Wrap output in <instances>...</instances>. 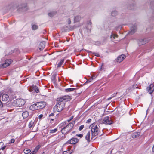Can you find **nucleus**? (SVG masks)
Listing matches in <instances>:
<instances>
[{
	"instance_id": "nucleus-1",
	"label": "nucleus",
	"mask_w": 154,
	"mask_h": 154,
	"mask_svg": "<svg viewBox=\"0 0 154 154\" xmlns=\"http://www.w3.org/2000/svg\"><path fill=\"white\" fill-rule=\"evenodd\" d=\"M70 99L69 96H64L57 99V103L53 108V111L57 112L61 111L64 107L66 102Z\"/></svg>"
},
{
	"instance_id": "nucleus-2",
	"label": "nucleus",
	"mask_w": 154,
	"mask_h": 154,
	"mask_svg": "<svg viewBox=\"0 0 154 154\" xmlns=\"http://www.w3.org/2000/svg\"><path fill=\"white\" fill-rule=\"evenodd\" d=\"M75 122H72L71 123L63 127V126L66 125L65 122H63L60 124L59 125L60 128H61V132L63 134H65L68 133L73 128Z\"/></svg>"
},
{
	"instance_id": "nucleus-3",
	"label": "nucleus",
	"mask_w": 154,
	"mask_h": 154,
	"mask_svg": "<svg viewBox=\"0 0 154 154\" xmlns=\"http://www.w3.org/2000/svg\"><path fill=\"white\" fill-rule=\"evenodd\" d=\"M92 132L91 139L95 137L97 135L100 134L99 129L97 125L94 123L92 124L90 126Z\"/></svg>"
},
{
	"instance_id": "nucleus-4",
	"label": "nucleus",
	"mask_w": 154,
	"mask_h": 154,
	"mask_svg": "<svg viewBox=\"0 0 154 154\" xmlns=\"http://www.w3.org/2000/svg\"><path fill=\"white\" fill-rule=\"evenodd\" d=\"M25 103V101L23 99H17L14 102V104L17 106H21Z\"/></svg>"
},
{
	"instance_id": "nucleus-5",
	"label": "nucleus",
	"mask_w": 154,
	"mask_h": 154,
	"mask_svg": "<svg viewBox=\"0 0 154 154\" xmlns=\"http://www.w3.org/2000/svg\"><path fill=\"white\" fill-rule=\"evenodd\" d=\"M113 122V121L109 116L104 117L102 121V123L105 124L111 125Z\"/></svg>"
},
{
	"instance_id": "nucleus-6",
	"label": "nucleus",
	"mask_w": 154,
	"mask_h": 154,
	"mask_svg": "<svg viewBox=\"0 0 154 154\" xmlns=\"http://www.w3.org/2000/svg\"><path fill=\"white\" fill-rule=\"evenodd\" d=\"M11 60H6L5 61L4 63L1 65V66L2 68H6L11 64Z\"/></svg>"
},
{
	"instance_id": "nucleus-7",
	"label": "nucleus",
	"mask_w": 154,
	"mask_h": 154,
	"mask_svg": "<svg viewBox=\"0 0 154 154\" xmlns=\"http://www.w3.org/2000/svg\"><path fill=\"white\" fill-rule=\"evenodd\" d=\"M36 103L38 109L44 108L46 105V103L44 101L39 102H37Z\"/></svg>"
},
{
	"instance_id": "nucleus-8",
	"label": "nucleus",
	"mask_w": 154,
	"mask_h": 154,
	"mask_svg": "<svg viewBox=\"0 0 154 154\" xmlns=\"http://www.w3.org/2000/svg\"><path fill=\"white\" fill-rule=\"evenodd\" d=\"M78 139L76 138H73L69 140L67 143L70 144H75L78 141Z\"/></svg>"
},
{
	"instance_id": "nucleus-9",
	"label": "nucleus",
	"mask_w": 154,
	"mask_h": 154,
	"mask_svg": "<svg viewBox=\"0 0 154 154\" xmlns=\"http://www.w3.org/2000/svg\"><path fill=\"white\" fill-rule=\"evenodd\" d=\"M147 89L150 94L152 93L154 91V85L153 84H151L149 87H147Z\"/></svg>"
},
{
	"instance_id": "nucleus-10",
	"label": "nucleus",
	"mask_w": 154,
	"mask_h": 154,
	"mask_svg": "<svg viewBox=\"0 0 154 154\" xmlns=\"http://www.w3.org/2000/svg\"><path fill=\"white\" fill-rule=\"evenodd\" d=\"M74 28V26L72 27L70 26H64L63 27V30L64 31H68L73 29Z\"/></svg>"
},
{
	"instance_id": "nucleus-11",
	"label": "nucleus",
	"mask_w": 154,
	"mask_h": 154,
	"mask_svg": "<svg viewBox=\"0 0 154 154\" xmlns=\"http://www.w3.org/2000/svg\"><path fill=\"white\" fill-rule=\"evenodd\" d=\"M125 58V56L124 55H121L118 56L117 59V61L118 62H121Z\"/></svg>"
},
{
	"instance_id": "nucleus-12",
	"label": "nucleus",
	"mask_w": 154,
	"mask_h": 154,
	"mask_svg": "<svg viewBox=\"0 0 154 154\" xmlns=\"http://www.w3.org/2000/svg\"><path fill=\"white\" fill-rule=\"evenodd\" d=\"M9 98L8 95L6 94H4L2 96V100L3 101H7Z\"/></svg>"
},
{
	"instance_id": "nucleus-13",
	"label": "nucleus",
	"mask_w": 154,
	"mask_h": 154,
	"mask_svg": "<svg viewBox=\"0 0 154 154\" xmlns=\"http://www.w3.org/2000/svg\"><path fill=\"white\" fill-rule=\"evenodd\" d=\"M45 42H41L39 45L38 48L40 51L42 50L45 46Z\"/></svg>"
},
{
	"instance_id": "nucleus-14",
	"label": "nucleus",
	"mask_w": 154,
	"mask_h": 154,
	"mask_svg": "<svg viewBox=\"0 0 154 154\" xmlns=\"http://www.w3.org/2000/svg\"><path fill=\"white\" fill-rule=\"evenodd\" d=\"M29 108L30 110H38L37 106L36 103L32 105Z\"/></svg>"
},
{
	"instance_id": "nucleus-15",
	"label": "nucleus",
	"mask_w": 154,
	"mask_h": 154,
	"mask_svg": "<svg viewBox=\"0 0 154 154\" xmlns=\"http://www.w3.org/2000/svg\"><path fill=\"white\" fill-rule=\"evenodd\" d=\"M90 131H88L86 134L85 136V139L87 140V142H89L90 141Z\"/></svg>"
},
{
	"instance_id": "nucleus-16",
	"label": "nucleus",
	"mask_w": 154,
	"mask_h": 154,
	"mask_svg": "<svg viewBox=\"0 0 154 154\" xmlns=\"http://www.w3.org/2000/svg\"><path fill=\"white\" fill-rule=\"evenodd\" d=\"M131 30L129 33L130 35H132L134 33L136 30V27L135 25H134L133 27L131 28Z\"/></svg>"
},
{
	"instance_id": "nucleus-17",
	"label": "nucleus",
	"mask_w": 154,
	"mask_h": 154,
	"mask_svg": "<svg viewBox=\"0 0 154 154\" xmlns=\"http://www.w3.org/2000/svg\"><path fill=\"white\" fill-rule=\"evenodd\" d=\"M29 115V113L28 112L26 111L23 112L22 113V116L24 118H26Z\"/></svg>"
},
{
	"instance_id": "nucleus-18",
	"label": "nucleus",
	"mask_w": 154,
	"mask_h": 154,
	"mask_svg": "<svg viewBox=\"0 0 154 154\" xmlns=\"http://www.w3.org/2000/svg\"><path fill=\"white\" fill-rule=\"evenodd\" d=\"M81 19V17L79 16H78L75 17L74 19V22H78Z\"/></svg>"
},
{
	"instance_id": "nucleus-19",
	"label": "nucleus",
	"mask_w": 154,
	"mask_h": 154,
	"mask_svg": "<svg viewBox=\"0 0 154 154\" xmlns=\"http://www.w3.org/2000/svg\"><path fill=\"white\" fill-rule=\"evenodd\" d=\"M32 89L33 90L35 91L36 92L38 93L39 92V90L38 88L36 86H35L34 85H33L32 86Z\"/></svg>"
},
{
	"instance_id": "nucleus-20",
	"label": "nucleus",
	"mask_w": 154,
	"mask_h": 154,
	"mask_svg": "<svg viewBox=\"0 0 154 154\" xmlns=\"http://www.w3.org/2000/svg\"><path fill=\"white\" fill-rule=\"evenodd\" d=\"M64 61V59H62L59 62V63L57 64V67H60L63 64V63Z\"/></svg>"
},
{
	"instance_id": "nucleus-21",
	"label": "nucleus",
	"mask_w": 154,
	"mask_h": 154,
	"mask_svg": "<svg viewBox=\"0 0 154 154\" xmlns=\"http://www.w3.org/2000/svg\"><path fill=\"white\" fill-rule=\"evenodd\" d=\"M75 88H68L67 89H65V91L66 92H69L70 91H73L74 90H75Z\"/></svg>"
},
{
	"instance_id": "nucleus-22",
	"label": "nucleus",
	"mask_w": 154,
	"mask_h": 154,
	"mask_svg": "<svg viewBox=\"0 0 154 154\" xmlns=\"http://www.w3.org/2000/svg\"><path fill=\"white\" fill-rule=\"evenodd\" d=\"M58 130L57 128H55L53 129H51L49 131V133L50 134H53L56 133Z\"/></svg>"
},
{
	"instance_id": "nucleus-23",
	"label": "nucleus",
	"mask_w": 154,
	"mask_h": 154,
	"mask_svg": "<svg viewBox=\"0 0 154 154\" xmlns=\"http://www.w3.org/2000/svg\"><path fill=\"white\" fill-rule=\"evenodd\" d=\"M34 125V122L32 121H31L29 124V128H31Z\"/></svg>"
},
{
	"instance_id": "nucleus-24",
	"label": "nucleus",
	"mask_w": 154,
	"mask_h": 154,
	"mask_svg": "<svg viewBox=\"0 0 154 154\" xmlns=\"http://www.w3.org/2000/svg\"><path fill=\"white\" fill-rule=\"evenodd\" d=\"M56 12L55 11L51 12L49 13L48 14V15L50 17H52L54 15L56 14Z\"/></svg>"
},
{
	"instance_id": "nucleus-25",
	"label": "nucleus",
	"mask_w": 154,
	"mask_h": 154,
	"mask_svg": "<svg viewBox=\"0 0 154 154\" xmlns=\"http://www.w3.org/2000/svg\"><path fill=\"white\" fill-rule=\"evenodd\" d=\"M62 137H61L60 135H58L57 138L56 140L55 141L57 142L58 143L60 142V140H62Z\"/></svg>"
},
{
	"instance_id": "nucleus-26",
	"label": "nucleus",
	"mask_w": 154,
	"mask_h": 154,
	"mask_svg": "<svg viewBox=\"0 0 154 154\" xmlns=\"http://www.w3.org/2000/svg\"><path fill=\"white\" fill-rule=\"evenodd\" d=\"M72 151L69 150L65 151L63 152V154H71L72 153Z\"/></svg>"
},
{
	"instance_id": "nucleus-27",
	"label": "nucleus",
	"mask_w": 154,
	"mask_h": 154,
	"mask_svg": "<svg viewBox=\"0 0 154 154\" xmlns=\"http://www.w3.org/2000/svg\"><path fill=\"white\" fill-rule=\"evenodd\" d=\"M41 147V146L40 145H38L35 147L34 150H35V152H37L38 150H39L40 147Z\"/></svg>"
},
{
	"instance_id": "nucleus-28",
	"label": "nucleus",
	"mask_w": 154,
	"mask_h": 154,
	"mask_svg": "<svg viewBox=\"0 0 154 154\" xmlns=\"http://www.w3.org/2000/svg\"><path fill=\"white\" fill-rule=\"evenodd\" d=\"M30 152V150L29 149H25L24 150V152L25 153L27 154L29 153Z\"/></svg>"
},
{
	"instance_id": "nucleus-29",
	"label": "nucleus",
	"mask_w": 154,
	"mask_h": 154,
	"mask_svg": "<svg viewBox=\"0 0 154 154\" xmlns=\"http://www.w3.org/2000/svg\"><path fill=\"white\" fill-rule=\"evenodd\" d=\"M139 133L137 132L133 134L132 135V137L134 138L137 137L139 135Z\"/></svg>"
},
{
	"instance_id": "nucleus-30",
	"label": "nucleus",
	"mask_w": 154,
	"mask_h": 154,
	"mask_svg": "<svg viewBox=\"0 0 154 154\" xmlns=\"http://www.w3.org/2000/svg\"><path fill=\"white\" fill-rule=\"evenodd\" d=\"M38 28V26L35 25H33L32 26V29L33 30H35L37 29Z\"/></svg>"
},
{
	"instance_id": "nucleus-31",
	"label": "nucleus",
	"mask_w": 154,
	"mask_h": 154,
	"mask_svg": "<svg viewBox=\"0 0 154 154\" xmlns=\"http://www.w3.org/2000/svg\"><path fill=\"white\" fill-rule=\"evenodd\" d=\"M117 12L116 11H113L112 12V15L113 16H115L117 15Z\"/></svg>"
},
{
	"instance_id": "nucleus-32",
	"label": "nucleus",
	"mask_w": 154,
	"mask_h": 154,
	"mask_svg": "<svg viewBox=\"0 0 154 154\" xmlns=\"http://www.w3.org/2000/svg\"><path fill=\"white\" fill-rule=\"evenodd\" d=\"M118 37L117 35L112 34L111 35L110 38H112L113 37V38L115 39L116 38V37Z\"/></svg>"
},
{
	"instance_id": "nucleus-33",
	"label": "nucleus",
	"mask_w": 154,
	"mask_h": 154,
	"mask_svg": "<svg viewBox=\"0 0 154 154\" xmlns=\"http://www.w3.org/2000/svg\"><path fill=\"white\" fill-rule=\"evenodd\" d=\"M84 127V126L83 125L80 126L79 128V130L80 131H81Z\"/></svg>"
},
{
	"instance_id": "nucleus-34",
	"label": "nucleus",
	"mask_w": 154,
	"mask_h": 154,
	"mask_svg": "<svg viewBox=\"0 0 154 154\" xmlns=\"http://www.w3.org/2000/svg\"><path fill=\"white\" fill-rule=\"evenodd\" d=\"M93 80V77H91V78H90L88 80H87L86 83H88L91 82L92 80Z\"/></svg>"
},
{
	"instance_id": "nucleus-35",
	"label": "nucleus",
	"mask_w": 154,
	"mask_h": 154,
	"mask_svg": "<svg viewBox=\"0 0 154 154\" xmlns=\"http://www.w3.org/2000/svg\"><path fill=\"white\" fill-rule=\"evenodd\" d=\"M6 146H5L4 145H2L1 147V148H0L1 149L4 150L5 149Z\"/></svg>"
},
{
	"instance_id": "nucleus-36",
	"label": "nucleus",
	"mask_w": 154,
	"mask_h": 154,
	"mask_svg": "<svg viewBox=\"0 0 154 154\" xmlns=\"http://www.w3.org/2000/svg\"><path fill=\"white\" fill-rule=\"evenodd\" d=\"M15 141V140L14 139H12L10 140V141L9 143H13Z\"/></svg>"
},
{
	"instance_id": "nucleus-37",
	"label": "nucleus",
	"mask_w": 154,
	"mask_h": 154,
	"mask_svg": "<svg viewBox=\"0 0 154 154\" xmlns=\"http://www.w3.org/2000/svg\"><path fill=\"white\" fill-rule=\"evenodd\" d=\"M76 136L77 137H79L80 138H82L83 136V135L82 134H76Z\"/></svg>"
},
{
	"instance_id": "nucleus-38",
	"label": "nucleus",
	"mask_w": 154,
	"mask_h": 154,
	"mask_svg": "<svg viewBox=\"0 0 154 154\" xmlns=\"http://www.w3.org/2000/svg\"><path fill=\"white\" fill-rule=\"evenodd\" d=\"M43 115L42 114H40L38 116V118L39 119H40L43 117Z\"/></svg>"
},
{
	"instance_id": "nucleus-39",
	"label": "nucleus",
	"mask_w": 154,
	"mask_h": 154,
	"mask_svg": "<svg viewBox=\"0 0 154 154\" xmlns=\"http://www.w3.org/2000/svg\"><path fill=\"white\" fill-rule=\"evenodd\" d=\"M91 119H88L86 121V123H89L91 121Z\"/></svg>"
},
{
	"instance_id": "nucleus-40",
	"label": "nucleus",
	"mask_w": 154,
	"mask_h": 154,
	"mask_svg": "<svg viewBox=\"0 0 154 154\" xmlns=\"http://www.w3.org/2000/svg\"><path fill=\"white\" fill-rule=\"evenodd\" d=\"M67 23L68 24H70L71 23V21L70 19H68L67 20Z\"/></svg>"
},
{
	"instance_id": "nucleus-41",
	"label": "nucleus",
	"mask_w": 154,
	"mask_h": 154,
	"mask_svg": "<svg viewBox=\"0 0 154 154\" xmlns=\"http://www.w3.org/2000/svg\"><path fill=\"white\" fill-rule=\"evenodd\" d=\"M136 86V85H134L132 87V88L133 89L137 88V87Z\"/></svg>"
},
{
	"instance_id": "nucleus-42",
	"label": "nucleus",
	"mask_w": 154,
	"mask_h": 154,
	"mask_svg": "<svg viewBox=\"0 0 154 154\" xmlns=\"http://www.w3.org/2000/svg\"><path fill=\"white\" fill-rule=\"evenodd\" d=\"M95 56H97V57L99 56V54L98 53H95Z\"/></svg>"
},
{
	"instance_id": "nucleus-43",
	"label": "nucleus",
	"mask_w": 154,
	"mask_h": 154,
	"mask_svg": "<svg viewBox=\"0 0 154 154\" xmlns=\"http://www.w3.org/2000/svg\"><path fill=\"white\" fill-rule=\"evenodd\" d=\"M54 115V114L53 113H51V114H50L49 115V116H53Z\"/></svg>"
},
{
	"instance_id": "nucleus-44",
	"label": "nucleus",
	"mask_w": 154,
	"mask_h": 154,
	"mask_svg": "<svg viewBox=\"0 0 154 154\" xmlns=\"http://www.w3.org/2000/svg\"><path fill=\"white\" fill-rule=\"evenodd\" d=\"M36 152H35V150H34L33 151L31 152V153H32V154H35Z\"/></svg>"
},
{
	"instance_id": "nucleus-45",
	"label": "nucleus",
	"mask_w": 154,
	"mask_h": 154,
	"mask_svg": "<svg viewBox=\"0 0 154 154\" xmlns=\"http://www.w3.org/2000/svg\"><path fill=\"white\" fill-rule=\"evenodd\" d=\"M116 94H117V93H116V94H114L113 95H115ZM114 95H113L112 97H110V98H109V99H111L112 97H114Z\"/></svg>"
},
{
	"instance_id": "nucleus-46",
	"label": "nucleus",
	"mask_w": 154,
	"mask_h": 154,
	"mask_svg": "<svg viewBox=\"0 0 154 154\" xmlns=\"http://www.w3.org/2000/svg\"><path fill=\"white\" fill-rule=\"evenodd\" d=\"M87 51L88 53H90V52H91V51H88V50Z\"/></svg>"
},
{
	"instance_id": "nucleus-47",
	"label": "nucleus",
	"mask_w": 154,
	"mask_h": 154,
	"mask_svg": "<svg viewBox=\"0 0 154 154\" xmlns=\"http://www.w3.org/2000/svg\"><path fill=\"white\" fill-rule=\"evenodd\" d=\"M92 77H93V79H95V78H96V77H95V76H92Z\"/></svg>"
},
{
	"instance_id": "nucleus-48",
	"label": "nucleus",
	"mask_w": 154,
	"mask_h": 154,
	"mask_svg": "<svg viewBox=\"0 0 154 154\" xmlns=\"http://www.w3.org/2000/svg\"><path fill=\"white\" fill-rule=\"evenodd\" d=\"M67 121L68 122H69L71 121V119H69Z\"/></svg>"
},
{
	"instance_id": "nucleus-49",
	"label": "nucleus",
	"mask_w": 154,
	"mask_h": 154,
	"mask_svg": "<svg viewBox=\"0 0 154 154\" xmlns=\"http://www.w3.org/2000/svg\"><path fill=\"white\" fill-rule=\"evenodd\" d=\"M25 8H26V7H24V8H23V7H22V8L23 10V9H25Z\"/></svg>"
},
{
	"instance_id": "nucleus-50",
	"label": "nucleus",
	"mask_w": 154,
	"mask_h": 154,
	"mask_svg": "<svg viewBox=\"0 0 154 154\" xmlns=\"http://www.w3.org/2000/svg\"><path fill=\"white\" fill-rule=\"evenodd\" d=\"M73 118V116H72L71 119H72Z\"/></svg>"
},
{
	"instance_id": "nucleus-51",
	"label": "nucleus",
	"mask_w": 154,
	"mask_h": 154,
	"mask_svg": "<svg viewBox=\"0 0 154 154\" xmlns=\"http://www.w3.org/2000/svg\"><path fill=\"white\" fill-rule=\"evenodd\" d=\"M89 23H90V24H91V21H89Z\"/></svg>"
},
{
	"instance_id": "nucleus-52",
	"label": "nucleus",
	"mask_w": 154,
	"mask_h": 154,
	"mask_svg": "<svg viewBox=\"0 0 154 154\" xmlns=\"http://www.w3.org/2000/svg\"><path fill=\"white\" fill-rule=\"evenodd\" d=\"M102 134H101L100 135V136L102 135Z\"/></svg>"
},
{
	"instance_id": "nucleus-53",
	"label": "nucleus",
	"mask_w": 154,
	"mask_h": 154,
	"mask_svg": "<svg viewBox=\"0 0 154 154\" xmlns=\"http://www.w3.org/2000/svg\"><path fill=\"white\" fill-rule=\"evenodd\" d=\"M143 43L141 44V45H143Z\"/></svg>"
},
{
	"instance_id": "nucleus-54",
	"label": "nucleus",
	"mask_w": 154,
	"mask_h": 154,
	"mask_svg": "<svg viewBox=\"0 0 154 154\" xmlns=\"http://www.w3.org/2000/svg\"><path fill=\"white\" fill-rule=\"evenodd\" d=\"M70 119H71V120H72V119L70 118Z\"/></svg>"
}]
</instances>
